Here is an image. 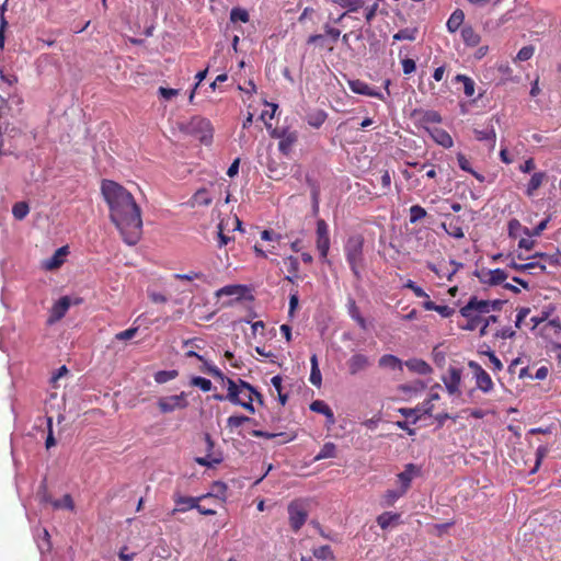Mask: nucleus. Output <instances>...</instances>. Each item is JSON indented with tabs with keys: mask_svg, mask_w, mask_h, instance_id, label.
<instances>
[{
	"mask_svg": "<svg viewBox=\"0 0 561 561\" xmlns=\"http://www.w3.org/2000/svg\"><path fill=\"white\" fill-rule=\"evenodd\" d=\"M102 195L108 205L110 219L121 232L123 240L135 245L142 233L141 209L134 196L123 185L112 180H103Z\"/></svg>",
	"mask_w": 561,
	"mask_h": 561,
	"instance_id": "obj_1",
	"label": "nucleus"
},
{
	"mask_svg": "<svg viewBox=\"0 0 561 561\" xmlns=\"http://www.w3.org/2000/svg\"><path fill=\"white\" fill-rule=\"evenodd\" d=\"M364 245L365 239L360 233L350 236L344 244L346 262L357 280H362V272L365 268Z\"/></svg>",
	"mask_w": 561,
	"mask_h": 561,
	"instance_id": "obj_2",
	"label": "nucleus"
},
{
	"mask_svg": "<svg viewBox=\"0 0 561 561\" xmlns=\"http://www.w3.org/2000/svg\"><path fill=\"white\" fill-rule=\"evenodd\" d=\"M225 381L228 386V401L234 405H240L251 414H254L255 409L253 407V397L251 396V392L254 391V387L243 379L234 381L227 377Z\"/></svg>",
	"mask_w": 561,
	"mask_h": 561,
	"instance_id": "obj_3",
	"label": "nucleus"
},
{
	"mask_svg": "<svg viewBox=\"0 0 561 561\" xmlns=\"http://www.w3.org/2000/svg\"><path fill=\"white\" fill-rule=\"evenodd\" d=\"M490 313V305L484 300H479L477 297H471L470 300L460 309V314L467 319V324L463 325L465 330L473 331L481 328L484 321V316Z\"/></svg>",
	"mask_w": 561,
	"mask_h": 561,
	"instance_id": "obj_4",
	"label": "nucleus"
},
{
	"mask_svg": "<svg viewBox=\"0 0 561 561\" xmlns=\"http://www.w3.org/2000/svg\"><path fill=\"white\" fill-rule=\"evenodd\" d=\"M211 493L204 494L199 497H191L183 496L179 493L173 495V501L175 503V507L171 511V515L176 514L178 512H186L188 510H197L202 515L211 516L216 514L215 510H204V505L199 504V501L209 499Z\"/></svg>",
	"mask_w": 561,
	"mask_h": 561,
	"instance_id": "obj_5",
	"label": "nucleus"
},
{
	"mask_svg": "<svg viewBox=\"0 0 561 561\" xmlns=\"http://www.w3.org/2000/svg\"><path fill=\"white\" fill-rule=\"evenodd\" d=\"M290 528L297 533L308 518V504L302 499L291 501L287 507Z\"/></svg>",
	"mask_w": 561,
	"mask_h": 561,
	"instance_id": "obj_6",
	"label": "nucleus"
},
{
	"mask_svg": "<svg viewBox=\"0 0 561 561\" xmlns=\"http://www.w3.org/2000/svg\"><path fill=\"white\" fill-rule=\"evenodd\" d=\"M186 392L182 391L180 394L161 397L158 399V408L161 413H171L175 410H182L188 407Z\"/></svg>",
	"mask_w": 561,
	"mask_h": 561,
	"instance_id": "obj_7",
	"label": "nucleus"
},
{
	"mask_svg": "<svg viewBox=\"0 0 561 561\" xmlns=\"http://www.w3.org/2000/svg\"><path fill=\"white\" fill-rule=\"evenodd\" d=\"M316 245L320 257L325 260L330 250L329 226L324 219H318L316 229Z\"/></svg>",
	"mask_w": 561,
	"mask_h": 561,
	"instance_id": "obj_8",
	"label": "nucleus"
},
{
	"mask_svg": "<svg viewBox=\"0 0 561 561\" xmlns=\"http://www.w3.org/2000/svg\"><path fill=\"white\" fill-rule=\"evenodd\" d=\"M468 365L474 375L477 387L484 393L491 392L494 383L490 375L476 362L471 360Z\"/></svg>",
	"mask_w": 561,
	"mask_h": 561,
	"instance_id": "obj_9",
	"label": "nucleus"
},
{
	"mask_svg": "<svg viewBox=\"0 0 561 561\" xmlns=\"http://www.w3.org/2000/svg\"><path fill=\"white\" fill-rule=\"evenodd\" d=\"M421 476V468L414 463H408L404 470L397 474V481L399 489L405 494L411 488V483L414 478Z\"/></svg>",
	"mask_w": 561,
	"mask_h": 561,
	"instance_id": "obj_10",
	"label": "nucleus"
},
{
	"mask_svg": "<svg viewBox=\"0 0 561 561\" xmlns=\"http://www.w3.org/2000/svg\"><path fill=\"white\" fill-rule=\"evenodd\" d=\"M477 276L482 284H485L489 286H495V285L503 284L508 277L507 273L502 268H495V270L482 268L481 271H479L477 273Z\"/></svg>",
	"mask_w": 561,
	"mask_h": 561,
	"instance_id": "obj_11",
	"label": "nucleus"
},
{
	"mask_svg": "<svg viewBox=\"0 0 561 561\" xmlns=\"http://www.w3.org/2000/svg\"><path fill=\"white\" fill-rule=\"evenodd\" d=\"M433 408L434 405L430 401H424L414 409L402 408L399 411L404 417L412 420V423H416L422 415H430L433 411Z\"/></svg>",
	"mask_w": 561,
	"mask_h": 561,
	"instance_id": "obj_12",
	"label": "nucleus"
},
{
	"mask_svg": "<svg viewBox=\"0 0 561 561\" xmlns=\"http://www.w3.org/2000/svg\"><path fill=\"white\" fill-rule=\"evenodd\" d=\"M443 382L450 394L459 392L461 369L457 367H449L446 375L443 377Z\"/></svg>",
	"mask_w": 561,
	"mask_h": 561,
	"instance_id": "obj_13",
	"label": "nucleus"
},
{
	"mask_svg": "<svg viewBox=\"0 0 561 561\" xmlns=\"http://www.w3.org/2000/svg\"><path fill=\"white\" fill-rule=\"evenodd\" d=\"M324 34H313L310 35L307 39V44H318L321 43V46H323L325 37H329L330 41L334 44L337 42L339 37L341 36V31L336 27L331 26L329 23H325L323 25Z\"/></svg>",
	"mask_w": 561,
	"mask_h": 561,
	"instance_id": "obj_14",
	"label": "nucleus"
},
{
	"mask_svg": "<svg viewBox=\"0 0 561 561\" xmlns=\"http://www.w3.org/2000/svg\"><path fill=\"white\" fill-rule=\"evenodd\" d=\"M69 307L70 299L67 296H64L58 301H56L50 309L49 318L47 320L48 324H53L61 320L67 313Z\"/></svg>",
	"mask_w": 561,
	"mask_h": 561,
	"instance_id": "obj_15",
	"label": "nucleus"
},
{
	"mask_svg": "<svg viewBox=\"0 0 561 561\" xmlns=\"http://www.w3.org/2000/svg\"><path fill=\"white\" fill-rule=\"evenodd\" d=\"M350 89L356 93L362 95H367L371 98H377L381 101H385V96L381 92L377 91L376 89L371 88L368 83L362 81V80H352L348 82Z\"/></svg>",
	"mask_w": 561,
	"mask_h": 561,
	"instance_id": "obj_16",
	"label": "nucleus"
},
{
	"mask_svg": "<svg viewBox=\"0 0 561 561\" xmlns=\"http://www.w3.org/2000/svg\"><path fill=\"white\" fill-rule=\"evenodd\" d=\"M297 140H298V133L296 130H291L289 128H283L282 140L278 142L279 151L283 154L288 156L291 152L293 147L295 146Z\"/></svg>",
	"mask_w": 561,
	"mask_h": 561,
	"instance_id": "obj_17",
	"label": "nucleus"
},
{
	"mask_svg": "<svg viewBox=\"0 0 561 561\" xmlns=\"http://www.w3.org/2000/svg\"><path fill=\"white\" fill-rule=\"evenodd\" d=\"M370 366L369 358L360 353H356L347 360V368L351 375H356L359 371L367 369Z\"/></svg>",
	"mask_w": 561,
	"mask_h": 561,
	"instance_id": "obj_18",
	"label": "nucleus"
},
{
	"mask_svg": "<svg viewBox=\"0 0 561 561\" xmlns=\"http://www.w3.org/2000/svg\"><path fill=\"white\" fill-rule=\"evenodd\" d=\"M448 222H443L442 228L446 231V233L455 239H462L465 237V232L461 227L460 217H455L450 215H446Z\"/></svg>",
	"mask_w": 561,
	"mask_h": 561,
	"instance_id": "obj_19",
	"label": "nucleus"
},
{
	"mask_svg": "<svg viewBox=\"0 0 561 561\" xmlns=\"http://www.w3.org/2000/svg\"><path fill=\"white\" fill-rule=\"evenodd\" d=\"M347 312L348 316L358 324V327L362 330H367V322L365 318L360 314L359 308L356 305L355 299L352 297H350L347 300Z\"/></svg>",
	"mask_w": 561,
	"mask_h": 561,
	"instance_id": "obj_20",
	"label": "nucleus"
},
{
	"mask_svg": "<svg viewBox=\"0 0 561 561\" xmlns=\"http://www.w3.org/2000/svg\"><path fill=\"white\" fill-rule=\"evenodd\" d=\"M378 366L380 368L390 369V370L402 371V369H403V364H402L401 359L392 354L382 355L378 359Z\"/></svg>",
	"mask_w": 561,
	"mask_h": 561,
	"instance_id": "obj_21",
	"label": "nucleus"
},
{
	"mask_svg": "<svg viewBox=\"0 0 561 561\" xmlns=\"http://www.w3.org/2000/svg\"><path fill=\"white\" fill-rule=\"evenodd\" d=\"M248 288L243 285H227L216 291L217 297L221 296H236L237 300L244 297Z\"/></svg>",
	"mask_w": 561,
	"mask_h": 561,
	"instance_id": "obj_22",
	"label": "nucleus"
},
{
	"mask_svg": "<svg viewBox=\"0 0 561 561\" xmlns=\"http://www.w3.org/2000/svg\"><path fill=\"white\" fill-rule=\"evenodd\" d=\"M310 410L320 414H323L327 417V422L329 424L335 423V417L332 409L322 400H314L310 404Z\"/></svg>",
	"mask_w": 561,
	"mask_h": 561,
	"instance_id": "obj_23",
	"label": "nucleus"
},
{
	"mask_svg": "<svg viewBox=\"0 0 561 561\" xmlns=\"http://www.w3.org/2000/svg\"><path fill=\"white\" fill-rule=\"evenodd\" d=\"M461 38L467 46L476 47L480 44L481 36L471 25H465L461 28Z\"/></svg>",
	"mask_w": 561,
	"mask_h": 561,
	"instance_id": "obj_24",
	"label": "nucleus"
},
{
	"mask_svg": "<svg viewBox=\"0 0 561 561\" xmlns=\"http://www.w3.org/2000/svg\"><path fill=\"white\" fill-rule=\"evenodd\" d=\"M211 202H213V198L206 188L197 190L190 199V204L192 207L209 206L211 204Z\"/></svg>",
	"mask_w": 561,
	"mask_h": 561,
	"instance_id": "obj_25",
	"label": "nucleus"
},
{
	"mask_svg": "<svg viewBox=\"0 0 561 561\" xmlns=\"http://www.w3.org/2000/svg\"><path fill=\"white\" fill-rule=\"evenodd\" d=\"M546 179L547 174L545 172L534 173L527 184L526 195L529 197L534 196L535 192L542 185Z\"/></svg>",
	"mask_w": 561,
	"mask_h": 561,
	"instance_id": "obj_26",
	"label": "nucleus"
},
{
	"mask_svg": "<svg viewBox=\"0 0 561 561\" xmlns=\"http://www.w3.org/2000/svg\"><path fill=\"white\" fill-rule=\"evenodd\" d=\"M431 134L433 139L444 148H450L454 144L451 136L443 128L435 127Z\"/></svg>",
	"mask_w": 561,
	"mask_h": 561,
	"instance_id": "obj_27",
	"label": "nucleus"
},
{
	"mask_svg": "<svg viewBox=\"0 0 561 561\" xmlns=\"http://www.w3.org/2000/svg\"><path fill=\"white\" fill-rule=\"evenodd\" d=\"M465 20V13L460 9H456L449 16L446 23V27L450 33H455L459 30Z\"/></svg>",
	"mask_w": 561,
	"mask_h": 561,
	"instance_id": "obj_28",
	"label": "nucleus"
},
{
	"mask_svg": "<svg viewBox=\"0 0 561 561\" xmlns=\"http://www.w3.org/2000/svg\"><path fill=\"white\" fill-rule=\"evenodd\" d=\"M284 263L288 271V275L285 276V279L289 283H294L295 279L298 278L299 262L297 257L290 255L284 260Z\"/></svg>",
	"mask_w": 561,
	"mask_h": 561,
	"instance_id": "obj_29",
	"label": "nucleus"
},
{
	"mask_svg": "<svg viewBox=\"0 0 561 561\" xmlns=\"http://www.w3.org/2000/svg\"><path fill=\"white\" fill-rule=\"evenodd\" d=\"M335 5H339L342 9L347 10V12H357L365 4L364 0H327Z\"/></svg>",
	"mask_w": 561,
	"mask_h": 561,
	"instance_id": "obj_30",
	"label": "nucleus"
},
{
	"mask_svg": "<svg viewBox=\"0 0 561 561\" xmlns=\"http://www.w3.org/2000/svg\"><path fill=\"white\" fill-rule=\"evenodd\" d=\"M405 366L420 375H428L432 371V367L423 359L407 360Z\"/></svg>",
	"mask_w": 561,
	"mask_h": 561,
	"instance_id": "obj_31",
	"label": "nucleus"
},
{
	"mask_svg": "<svg viewBox=\"0 0 561 561\" xmlns=\"http://www.w3.org/2000/svg\"><path fill=\"white\" fill-rule=\"evenodd\" d=\"M67 254V247L59 248L55 254L46 261L45 267L47 270L58 268L64 263V257Z\"/></svg>",
	"mask_w": 561,
	"mask_h": 561,
	"instance_id": "obj_32",
	"label": "nucleus"
},
{
	"mask_svg": "<svg viewBox=\"0 0 561 561\" xmlns=\"http://www.w3.org/2000/svg\"><path fill=\"white\" fill-rule=\"evenodd\" d=\"M474 136L480 141H489L493 147L496 139V134L493 127H486L484 129H474Z\"/></svg>",
	"mask_w": 561,
	"mask_h": 561,
	"instance_id": "obj_33",
	"label": "nucleus"
},
{
	"mask_svg": "<svg viewBox=\"0 0 561 561\" xmlns=\"http://www.w3.org/2000/svg\"><path fill=\"white\" fill-rule=\"evenodd\" d=\"M310 362H311V371H310L309 380L313 386L320 387L322 378H321V373H320V369L318 366V358H317L316 354H313L311 356Z\"/></svg>",
	"mask_w": 561,
	"mask_h": 561,
	"instance_id": "obj_34",
	"label": "nucleus"
},
{
	"mask_svg": "<svg viewBox=\"0 0 561 561\" xmlns=\"http://www.w3.org/2000/svg\"><path fill=\"white\" fill-rule=\"evenodd\" d=\"M455 80L463 84V93L466 96L470 98L474 94L476 83L470 77L466 75H457Z\"/></svg>",
	"mask_w": 561,
	"mask_h": 561,
	"instance_id": "obj_35",
	"label": "nucleus"
},
{
	"mask_svg": "<svg viewBox=\"0 0 561 561\" xmlns=\"http://www.w3.org/2000/svg\"><path fill=\"white\" fill-rule=\"evenodd\" d=\"M400 515L392 512H385L377 517V524L381 529H387L393 522H397Z\"/></svg>",
	"mask_w": 561,
	"mask_h": 561,
	"instance_id": "obj_36",
	"label": "nucleus"
},
{
	"mask_svg": "<svg viewBox=\"0 0 561 561\" xmlns=\"http://www.w3.org/2000/svg\"><path fill=\"white\" fill-rule=\"evenodd\" d=\"M285 167L271 160L267 163V176L273 180H279L285 175Z\"/></svg>",
	"mask_w": 561,
	"mask_h": 561,
	"instance_id": "obj_37",
	"label": "nucleus"
},
{
	"mask_svg": "<svg viewBox=\"0 0 561 561\" xmlns=\"http://www.w3.org/2000/svg\"><path fill=\"white\" fill-rule=\"evenodd\" d=\"M457 161H458L459 168L462 171L471 173L477 180H479L481 182L483 181L484 178L481 174L477 173L474 170H472L470 161L466 158V156L463 153L457 154Z\"/></svg>",
	"mask_w": 561,
	"mask_h": 561,
	"instance_id": "obj_38",
	"label": "nucleus"
},
{
	"mask_svg": "<svg viewBox=\"0 0 561 561\" xmlns=\"http://www.w3.org/2000/svg\"><path fill=\"white\" fill-rule=\"evenodd\" d=\"M30 213V206L26 202H18L12 207V215L16 220H23Z\"/></svg>",
	"mask_w": 561,
	"mask_h": 561,
	"instance_id": "obj_39",
	"label": "nucleus"
},
{
	"mask_svg": "<svg viewBox=\"0 0 561 561\" xmlns=\"http://www.w3.org/2000/svg\"><path fill=\"white\" fill-rule=\"evenodd\" d=\"M336 456V446L335 444L329 442L325 443L319 454L316 456V460L327 459V458H334Z\"/></svg>",
	"mask_w": 561,
	"mask_h": 561,
	"instance_id": "obj_40",
	"label": "nucleus"
},
{
	"mask_svg": "<svg viewBox=\"0 0 561 561\" xmlns=\"http://www.w3.org/2000/svg\"><path fill=\"white\" fill-rule=\"evenodd\" d=\"M513 270L517 272H526L533 268H539L540 272H545L546 265L540 262H529L525 264H518L516 262H512L510 265Z\"/></svg>",
	"mask_w": 561,
	"mask_h": 561,
	"instance_id": "obj_41",
	"label": "nucleus"
},
{
	"mask_svg": "<svg viewBox=\"0 0 561 561\" xmlns=\"http://www.w3.org/2000/svg\"><path fill=\"white\" fill-rule=\"evenodd\" d=\"M179 375V371L175 369L172 370H159L154 374V381L157 383H165L170 380H173Z\"/></svg>",
	"mask_w": 561,
	"mask_h": 561,
	"instance_id": "obj_42",
	"label": "nucleus"
},
{
	"mask_svg": "<svg viewBox=\"0 0 561 561\" xmlns=\"http://www.w3.org/2000/svg\"><path fill=\"white\" fill-rule=\"evenodd\" d=\"M249 13L245 9H242V8H233L230 12V21L236 23V22H242V23H247L249 22Z\"/></svg>",
	"mask_w": 561,
	"mask_h": 561,
	"instance_id": "obj_43",
	"label": "nucleus"
},
{
	"mask_svg": "<svg viewBox=\"0 0 561 561\" xmlns=\"http://www.w3.org/2000/svg\"><path fill=\"white\" fill-rule=\"evenodd\" d=\"M416 33H417L416 28H410V27L402 28L393 35V39L394 41H415Z\"/></svg>",
	"mask_w": 561,
	"mask_h": 561,
	"instance_id": "obj_44",
	"label": "nucleus"
},
{
	"mask_svg": "<svg viewBox=\"0 0 561 561\" xmlns=\"http://www.w3.org/2000/svg\"><path fill=\"white\" fill-rule=\"evenodd\" d=\"M404 493L398 489V490H388L383 494V504L386 506H392L400 497H402Z\"/></svg>",
	"mask_w": 561,
	"mask_h": 561,
	"instance_id": "obj_45",
	"label": "nucleus"
},
{
	"mask_svg": "<svg viewBox=\"0 0 561 561\" xmlns=\"http://www.w3.org/2000/svg\"><path fill=\"white\" fill-rule=\"evenodd\" d=\"M51 506L56 510L67 508L69 511H72L75 508V503L70 494H65L61 500L53 501Z\"/></svg>",
	"mask_w": 561,
	"mask_h": 561,
	"instance_id": "obj_46",
	"label": "nucleus"
},
{
	"mask_svg": "<svg viewBox=\"0 0 561 561\" xmlns=\"http://www.w3.org/2000/svg\"><path fill=\"white\" fill-rule=\"evenodd\" d=\"M190 383L191 386L198 387L204 392L210 391L213 388L211 381L201 376L193 377Z\"/></svg>",
	"mask_w": 561,
	"mask_h": 561,
	"instance_id": "obj_47",
	"label": "nucleus"
},
{
	"mask_svg": "<svg viewBox=\"0 0 561 561\" xmlns=\"http://www.w3.org/2000/svg\"><path fill=\"white\" fill-rule=\"evenodd\" d=\"M549 221H550V216H548L546 219L540 221L533 230H530L529 228L525 227L524 228V233L527 237H538L547 228Z\"/></svg>",
	"mask_w": 561,
	"mask_h": 561,
	"instance_id": "obj_48",
	"label": "nucleus"
},
{
	"mask_svg": "<svg viewBox=\"0 0 561 561\" xmlns=\"http://www.w3.org/2000/svg\"><path fill=\"white\" fill-rule=\"evenodd\" d=\"M327 113L323 111H318L308 116V124L314 128H319L327 119Z\"/></svg>",
	"mask_w": 561,
	"mask_h": 561,
	"instance_id": "obj_49",
	"label": "nucleus"
},
{
	"mask_svg": "<svg viewBox=\"0 0 561 561\" xmlns=\"http://www.w3.org/2000/svg\"><path fill=\"white\" fill-rule=\"evenodd\" d=\"M427 215L426 210L420 205H413L410 207V222L415 224Z\"/></svg>",
	"mask_w": 561,
	"mask_h": 561,
	"instance_id": "obj_50",
	"label": "nucleus"
},
{
	"mask_svg": "<svg viewBox=\"0 0 561 561\" xmlns=\"http://www.w3.org/2000/svg\"><path fill=\"white\" fill-rule=\"evenodd\" d=\"M250 421L251 419L245 415H232L227 419V427L230 430L237 428Z\"/></svg>",
	"mask_w": 561,
	"mask_h": 561,
	"instance_id": "obj_51",
	"label": "nucleus"
},
{
	"mask_svg": "<svg viewBox=\"0 0 561 561\" xmlns=\"http://www.w3.org/2000/svg\"><path fill=\"white\" fill-rule=\"evenodd\" d=\"M449 264L453 265V268L451 270L440 268L442 276H438V277L446 278L447 280L450 282L453 279L454 275L458 272V270L460 267H462V264L459 262H456L455 260H450Z\"/></svg>",
	"mask_w": 561,
	"mask_h": 561,
	"instance_id": "obj_52",
	"label": "nucleus"
},
{
	"mask_svg": "<svg viewBox=\"0 0 561 561\" xmlns=\"http://www.w3.org/2000/svg\"><path fill=\"white\" fill-rule=\"evenodd\" d=\"M422 123L438 124L442 122V116L436 111H425L421 118Z\"/></svg>",
	"mask_w": 561,
	"mask_h": 561,
	"instance_id": "obj_53",
	"label": "nucleus"
},
{
	"mask_svg": "<svg viewBox=\"0 0 561 561\" xmlns=\"http://www.w3.org/2000/svg\"><path fill=\"white\" fill-rule=\"evenodd\" d=\"M534 53H535L534 46H531V45L524 46L517 53L516 59L519 61L529 60L534 56Z\"/></svg>",
	"mask_w": 561,
	"mask_h": 561,
	"instance_id": "obj_54",
	"label": "nucleus"
},
{
	"mask_svg": "<svg viewBox=\"0 0 561 561\" xmlns=\"http://www.w3.org/2000/svg\"><path fill=\"white\" fill-rule=\"evenodd\" d=\"M195 461L205 467H213L214 465H218L221 462V458L213 457L211 455H207L205 457H197Z\"/></svg>",
	"mask_w": 561,
	"mask_h": 561,
	"instance_id": "obj_55",
	"label": "nucleus"
},
{
	"mask_svg": "<svg viewBox=\"0 0 561 561\" xmlns=\"http://www.w3.org/2000/svg\"><path fill=\"white\" fill-rule=\"evenodd\" d=\"M524 228L525 227H523L522 224L517 219L513 218L508 221V225H507L508 236L511 238H516L520 230L524 231Z\"/></svg>",
	"mask_w": 561,
	"mask_h": 561,
	"instance_id": "obj_56",
	"label": "nucleus"
},
{
	"mask_svg": "<svg viewBox=\"0 0 561 561\" xmlns=\"http://www.w3.org/2000/svg\"><path fill=\"white\" fill-rule=\"evenodd\" d=\"M379 1H376L371 5H368L365 8V20L368 25L371 24L373 20L375 19L377 14V10L379 8Z\"/></svg>",
	"mask_w": 561,
	"mask_h": 561,
	"instance_id": "obj_57",
	"label": "nucleus"
},
{
	"mask_svg": "<svg viewBox=\"0 0 561 561\" xmlns=\"http://www.w3.org/2000/svg\"><path fill=\"white\" fill-rule=\"evenodd\" d=\"M313 556L318 559H329V558H332V550L330 548V546L325 545V546H321L317 549L313 550Z\"/></svg>",
	"mask_w": 561,
	"mask_h": 561,
	"instance_id": "obj_58",
	"label": "nucleus"
},
{
	"mask_svg": "<svg viewBox=\"0 0 561 561\" xmlns=\"http://www.w3.org/2000/svg\"><path fill=\"white\" fill-rule=\"evenodd\" d=\"M173 277L175 279H179V280L192 282L194 279H202V278H204V274L192 271V272L186 273V274H174Z\"/></svg>",
	"mask_w": 561,
	"mask_h": 561,
	"instance_id": "obj_59",
	"label": "nucleus"
},
{
	"mask_svg": "<svg viewBox=\"0 0 561 561\" xmlns=\"http://www.w3.org/2000/svg\"><path fill=\"white\" fill-rule=\"evenodd\" d=\"M484 354L489 357L493 371H501L503 369V364L494 352L488 351Z\"/></svg>",
	"mask_w": 561,
	"mask_h": 561,
	"instance_id": "obj_60",
	"label": "nucleus"
},
{
	"mask_svg": "<svg viewBox=\"0 0 561 561\" xmlns=\"http://www.w3.org/2000/svg\"><path fill=\"white\" fill-rule=\"evenodd\" d=\"M545 331H552L553 334L559 335L561 333V321L559 318L551 319L547 322L543 328Z\"/></svg>",
	"mask_w": 561,
	"mask_h": 561,
	"instance_id": "obj_61",
	"label": "nucleus"
},
{
	"mask_svg": "<svg viewBox=\"0 0 561 561\" xmlns=\"http://www.w3.org/2000/svg\"><path fill=\"white\" fill-rule=\"evenodd\" d=\"M204 371L208 373L209 375H211L215 378L220 379L221 381H225V379H227V377L222 374V371L220 369H218L216 366L210 365L206 362H205Z\"/></svg>",
	"mask_w": 561,
	"mask_h": 561,
	"instance_id": "obj_62",
	"label": "nucleus"
},
{
	"mask_svg": "<svg viewBox=\"0 0 561 561\" xmlns=\"http://www.w3.org/2000/svg\"><path fill=\"white\" fill-rule=\"evenodd\" d=\"M213 491L215 492V495L211 494L210 497L215 496V497L225 500L226 492H227V485L224 482L217 481L213 485Z\"/></svg>",
	"mask_w": 561,
	"mask_h": 561,
	"instance_id": "obj_63",
	"label": "nucleus"
},
{
	"mask_svg": "<svg viewBox=\"0 0 561 561\" xmlns=\"http://www.w3.org/2000/svg\"><path fill=\"white\" fill-rule=\"evenodd\" d=\"M545 261L550 264V265H553V266H561V252L560 251H557L552 254H546L545 255Z\"/></svg>",
	"mask_w": 561,
	"mask_h": 561,
	"instance_id": "obj_64",
	"label": "nucleus"
}]
</instances>
